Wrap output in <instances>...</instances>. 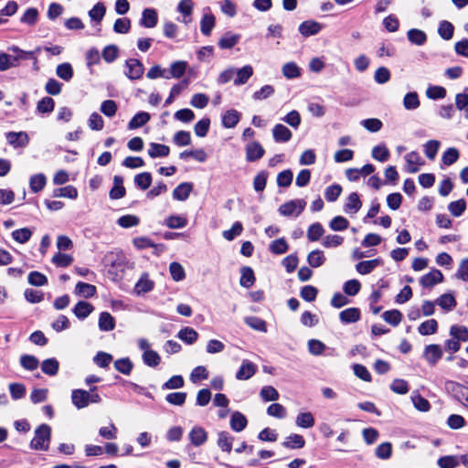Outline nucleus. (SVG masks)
<instances>
[{"mask_svg":"<svg viewBox=\"0 0 468 468\" xmlns=\"http://www.w3.org/2000/svg\"><path fill=\"white\" fill-rule=\"evenodd\" d=\"M38 18V11L35 7H30L26 10V12L21 16L20 21L24 24L33 26L37 23Z\"/></svg>","mask_w":468,"mask_h":468,"instance_id":"61","label":"nucleus"},{"mask_svg":"<svg viewBox=\"0 0 468 468\" xmlns=\"http://www.w3.org/2000/svg\"><path fill=\"white\" fill-rule=\"evenodd\" d=\"M257 371V366L250 360H243L239 369L236 373L239 380L250 379Z\"/></svg>","mask_w":468,"mask_h":468,"instance_id":"10","label":"nucleus"},{"mask_svg":"<svg viewBox=\"0 0 468 468\" xmlns=\"http://www.w3.org/2000/svg\"><path fill=\"white\" fill-rule=\"evenodd\" d=\"M98 325L101 331H112L115 327V319L110 313L102 312L100 314Z\"/></svg>","mask_w":468,"mask_h":468,"instance_id":"23","label":"nucleus"},{"mask_svg":"<svg viewBox=\"0 0 468 468\" xmlns=\"http://www.w3.org/2000/svg\"><path fill=\"white\" fill-rule=\"evenodd\" d=\"M47 184V177L44 174L39 173L33 175L29 179V187L32 192L38 193Z\"/></svg>","mask_w":468,"mask_h":468,"instance_id":"29","label":"nucleus"},{"mask_svg":"<svg viewBox=\"0 0 468 468\" xmlns=\"http://www.w3.org/2000/svg\"><path fill=\"white\" fill-rule=\"evenodd\" d=\"M54 197H61L75 199L78 197V191L77 188L73 186H66L64 187L55 189Z\"/></svg>","mask_w":468,"mask_h":468,"instance_id":"57","label":"nucleus"},{"mask_svg":"<svg viewBox=\"0 0 468 468\" xmlns=\"http://www.w3.org/2000/svg\"><path fill=\"white\" fill-rule=\"evenodd\" d=\"M18 66V58H14L6 53L0 54V71L7 70L10 68Z\"/></svg>","mask_w":468,"mask_h":468,"instance_id":"46","label":"nucleus"},{"mask_svg":"<svg viewBox=\"0 0 468 468\" xmlns=\"http://www.w3.org/2000/svg\"><path fill=\"white\" fill-rule=\"evenodd\" d=\"M233 441L234 437L228 431H220L218 434L217 444L223 452L229 453L232 450Z\"/></svg>","mask_w":468,"mask_h":468,"instance_id":"24","label":"nucleus"},{"mask_svg":"<svg viewBox=\"0 0 468 468\" xmlns=\"http://www.w3.org/2000/svg\"><path fill=\"white\" fill-rule=\"evenodd\" d=\"M405 161L407 163V171L410 174L417 173L420 167L424 165V161L419 154V153L412 151L405 155Z\"/></svg>","mask_w":468,"mask_h":468,"instance_id":"9","label":"nucleus"},{"mask_svg":"<svg viewBox=\"0 0 468 468\" xmlns=\"http://www.w3.org/2000/svg\"><path fill=\"white\" fill-rule=\"evenodd\" d=\"M170 148L165 144L151 143L149 144L148 154L151 158L165 157L169 154Z\"/></svg>","mask_w":468,"mask_h":468,"instance_id":"27","label":"nucleus"},{"mask_svg":"<svg viewBox=\"0 0 468 468\" xmlns=\"http://www.w3.org/2000/svg\"><path fill=\"white\" fill-rule=\"evenodd\" d=\"M114 367L118 372L128 376L131 374V372L133 368V364L130 360V358L123 357V358L117 359L114 362Z\"/></svg>","mask_w":468,"mask_h":468,"instance_id":"42","label":"nucleus"},{"mask_svg":"<svg viewBox=\"0 0 468 468\" xmlns=\"http://www.w3.org/2000/svg\"><path fill=\"white\" fill-rule=\"evenodd\" d=\"M122 178L119 176L113 177V187L110 191V197L112 199H120L125 196V188L122 186Z\"/></svg>","mask_w":468,"mask_h":468,"instance_id":"31","label":"nucleus"},{"mask_svg":"<svg viewBox=\"0 0 468 468\" xmlns=\"http://www.w3.org/2000/svg\"><path fill=\"white\" fill-rule=\"evenodd\" d=\"M382 264L380 259H374L369 261H360L356 265V270L358 273L366 275L373 271L378 266Z\"/></svg>","mask_w":468,"mask_h":468,"instance_id":"20","label":"nucleus"},{"mask_svg":"<svg viewBox=\"0 0 468 468\" xmlns=\"http://www.w3.org/2000/svg\"><path fill=\"white\" fill-rule=\"evenodd\" d=\"M282 75L288 80L299 78L302 73L298 65L292 61L285 63L282 68Z\"/></svg>","mask_w":468,"mask_h":468,"instance_id":"33","label":"nucleus"},{"mask_svg":"<svg viewBox=\"0 0 468 468\" xmlns=\"http://www.w3.org/2000/svg\"><path fill=\"white\" fill-rule=\"evenodd\" d=\"M171 277L176 282H180L186 277L183 266L178 262H172L169 266Z\"/></svg>","mask_w":468,"mask_h":468,"instance_id":"64","label":"nucleus"},{"mask_svg":"<svg viewBox=\"0 0 468 468\" xmlns=\"http://www.w3.org/2000/svg\"><path fill=\"white\" fill-rule=\"evenodd\" d=\"M193 9V0H181L177 5L176 10L183 16V19L181 21L186 25L189 24L192 20L191 16Z\"/></svg>","mask_w":468,"mask_h":468,"instance_id":"14","label":"nucleus"},{"mask_svg":"<svg viewBox=\"0 0 468 468\" xmlns=\"http://www.w3.org/2000/svg\"><path fill=\"white\" fill-rule=\"evenodd\" d=\"M56 73L58 78L65 81H69L73 76V69L69 63L65 62L57 67Z\"/></svg>","mask_w":468,"mask_h":468,"instance_id":"47","label":"nucleus"},{"mask_svg":"<svg viewBox=\"0 0 468 468\" xmlns=\"http://www.w3.org/2000/svg\"><path fill=\"white\" fill-rule=\"evenodd\" d=\"M88 126L93 131H101L104 127V121L99 113L92 112L89 117Z\"/></svg>","mask_w":468,"mask_h":468,"instance_id":"63","label":"nucleus"},{"mask_svg":"<svg viewBox=\"0 0 468 468\" xmlns=\"http://www.w3.org/2000/svg\"><path fill=\"white\" fill-rule=\"evenodd\" d=\"M150 120V114L145 112H140L136 113L129 122L128 128L130 130H134L142 127Z\"/></svg>","mask_w":468,"mask_h":468,"instance_id":"34","label":"nucleus"},{"mask_svg":"<svg viewBox=\"0 0 468 468\" xmlns=\"http://www.w3.org/2000/svg\"><path fill=\"white\" fill-rule=\"evenodd\" d=\"M215 27V16L212 14H205L200 22V29L202 34L209 36Z\"/></svg>","mask_w":468,"mask_h":468,"instance_id":"43","label":"nucleus"},{"mask_svg":"<svg viewBox=\"0 0 468 468\" xmlns=\"http://www.w3.org/2000/svg\"><path fill=\"white\" fill-rule=\"evenodd\" d=\"M75 292L85 298H90L96 293V287L90 283L79 282L76 284Z\"/></svg>","mask_w":468,"mask_h":468,"instance_id":"39","label":"nucleus"},{"mask_svg":"<svg viewBox=\"0 0 468 468\" xmlns=\"http://www.w3.org/2000/svg\"><path fill=\"white\" fill-rule=\"evenodd\" d=\"M268 415L277 419H284L287 414L285 407L280 403H272L267 409Z\"/></svg>","mask_w":468,"mask_h":468,"instance_id":"62","label":"nucleus"},{"mask_svg":"<svg viewBox=\"0 0 468 468\" xmlns=\"http://www.w3.org/2000/svg\"><path fill=\"white\" fill-rule=\"evenodd\" d=\"M144 363L151 367H157L161 362V356L154 350L147 351L146 353H143L142 356Z\"/></svg>","mask_w":468,"mask_h":468,"instance_id":"51","label":"nucleus"},{"mask_svg":"<svg viewBox=\"0 0 468 468\" xmlns=\"http://www.w3.org/2000/svg\"><path fill=\"white\" fill-rule=\"evenodd\" d=\"M438 330V323L435 319H429L421 323L418 327V332L422 335H433Z\"/></svg>","mask_w":468,"mask_h":468,"instance_id":"38","label":"nucleus"},{"mask_svg":"<svg viewBox=\"0 0 468 468\" xmlns=\"http://www.w3.org/2000/svg\"><path fill=\"white\" fill-rule=\"evenodd\" d=\"M403 106L406 110L412 111L420 107V100L417 92H409L403 98Z\"/></svg>","mask_w":468,"mask_h":468,"instance_id":"49","label":"nucleus"},{"mask_svg":"<svg viewBox=\"0 0 468 468\" xmlns=\"http://www.w3.org/2000/svg\"><path fill=\"white\" fill-rule=\"evenodd\" d=\"M253 75V68L250 65H245L239 69H236V79L234 85L239 86L245 84Z\"/></svg>","mask_w":468,"mask_h":468,"instance_id":"22","label":"nucleus"},{"mask_svg":"<svg viewBox=\"0 0 468 468\" xmlns=\"http://www.w3.org/2000/svg\"><path fill=\"white\" fill-rule=\"evenodd\" d=\"M177 336L187 345H192L197 340L198 334L191 327H185L178 332Z\"/></svg>","mask_w":468,"mask_h":468,"instance_id":"35","label":"nucleus"},{"mask_svg":"<svg viewBox=\"0 0 468 468\" xmlns=\"http://www.w3.org/2000/svg\"><path fill=\"white\" fill-rule=\"evenodd\" d=\"M450 335L458 341H468V328L463 325H452L450 328Z\"/></svg>","mask_w":468,"mask_h":468,"instance_id":"41","label":"nucleus"},{"mask_svg":"<svg viewBox=\"0 0 468 468\" xmlns=\"http://www.w3.org/2000/svg\"><path fill=\"white\" fill-rule=\"evenodd\" d=\"M244 322L248 326H250V328H252L256 331L262 332V333L267 332L266 322L264 320H262L261 318H259L257 316H247L244 318Z\"/></svg>","mask_w":468,"mask_h":468,"instance_id":"36","label":"nucleus"},{"mask_svg":"<svg viewBox=\"0 0 468 468\" xmlns=\"http://www.w3.org/2000/svg\"><path fill=\"white\" fill-rule=\"evenodd\" d=\"M92 311L93 306L90 303L84 301L79 302L73 309L74 314L79 319H85L90 314Z\"/></svg>","mask_w":468,"mask_h":468,"instance_id":"32","label":"nucleus"},{"mask_svg":"<svg viewBox=\"0 0 468 468\" xmlns=\"http://www.w3.org/2000/svg\"><path fill=\"white\" fill-rule=\"evenodd\" d=\"M106 13V7L103 3H97L90 11H89V16L91 20L100 23Z\"/></svg>","mask_w":468,"mask_h":468,"instance_id":"45","label":"nucleus"},{"mask_svg":"<svg viewBox=\"0 0 468 468\" xmlns=\"http://www.w3.org/2000/svg\"><path fill=\"white\" fill-rule=\"evenodd\" d=\"M97 387H92L90 391L76 388L71 391V402L77 410L87 408L90 404H98L101 401V396L96 392Z\"/></svg>","mask_w":468,"mask_h":468,"instance_id":"1","label":"nucleus"},{"mask_svg":"<svg viewBox=\"0 0 468 468\" xmlns=\"http://www.w3.org/2000/svg\"><path fill=\"white\" fill-rule=\"evenodd\" d=\"M245 151L246 159L248 162H255L261 159L265 154L264 148L257 141H252L247 144L245 146Z\"/></svg>","mask_w":468,"mask_h":468,"instance_id":"5","label":"nucleus"},{"mask_svg":"<svg viewBox=\"0 0 468 468\" xmlns=\"http://www.w3.org/2000/svg\"><path fill=\"white\" fill-rule=\"evenodd\" d=\"M154 287V282L150 280L148 273H143L135 283L133 292L136 295H143L151 292Z\"/></svg>","mask_w":468,"mask_h":468,"instance_id":"8","label":"nucleus"},{"mask_svg":"<svg viewBox=\"0 0 468 468\" xmlns=\"http://www.w3.org/2000/svg\"><path fill=\"white\" fill-rule=\"evenodd\" d=\"M372 157L379 162H386L389 157V151L385 144H378L372 149Z\"/></svg>","mask_w":468,"mask_h":468,"instance_id":"50","label":"nucleus"},{"mask_svg":"<svg viewBox=\"0 0 468 468\" xmlns=\"http://www.w3.org/2000/svg\"><path fill=\"white\" fill-rule=\"evenodd\" d=\"M6 140L14 147H25L29 142L28 135L25 132H9L6 133Z\"/></svg>","mask_w":468,"mask_h":468,"instance_id":"13","label":"nucleus"},{"mask_svg":"<svg viewBox=\"0 0 468 468\" xmlns=\"http://www.w3.org/2000/svg\"><path fill=\"white\" fill-rule=\"evenodd\" d=\"M322 29V25L314 20L303 21L299 26V32L305 37L318 34Z\"/></svg>","mask_w":468,"mask_h":468,"instance_id":"12","label":"nucleus"},{"mask_svg":"<svg viewBox=\"0 0 468 468\" xmlns=\"http://www.w3.org/2000/svg\"><path fill=\"white\" fill-rule=\"evenodd\" d=\"M255 281L254 273L251 268L243 267L241 269L240 285L246 288H250L253 285Z\"/></svg>","mask_w":468,"mask_h":468,"instance_id":"55","label":"nucleus"},{"mask_svg":"<svg viewBox=\"0 0 468 468\" xmlns=\"http://www.w3.org/2000/svg\"><path fill=\"white\" fill-rule=\"evenodd\" d=\"M443 355L442 349L439 345H428L424 348L423 356L431 366H435Z\"/></svg>","mask_w":468,"mask_h":468,"instance_id":"6","label":"nucleus"},{"mask_svg":"<svg viewBox=\"0 0 468 468\" xmlns=\"http://www.w3.org/2000/svg\"><path fill=\"white\" fill-rule=\"evenodd\" d=\"M248 424L247 418L239 411H235L230 418V428L236 431H242Z\"/></svg>","mask_w":468,"mask_h":468,"instance_id":"21","label":"nucleus"},{"mask_svg":"<svg viewBox=\"0 0 468 468\" xmlns=\"http://www.w3.org/2000/svg\"><path fill=\"white\" fill-rule=\"evenodd\" d=\"M443 281V274L437 269H432L420 279V283L424 288H431Z\"/></svg>","mask_w":468,"mask_h":468,"instance_id":"7","label":"nucleus"},{"mask_svg":"<svg viewBox=\"0 0 468 468\" xmlns=\"http://www.w3.org/2000/svg\"><path fill=\"white\" fill-rule=\"evenodd\" d=\"M127 70L124 72L130 80H139L142 78L144 68L141 61L136 58H130L125 62Z\"/></svg>","mask_w":468,"mask_h":468,"instance_id":"4","label":"nucleus"},{"mask_svg":"<svg viewBox=\"0 0 468 468\" xmlns=\"http://www.w3.org/2000/svg\"><path fill=\"white\" fill-rule=\"evenodd\" d=\"M362 206V202L359 199V197L356 193H351L346 200L345 205V211L346 213L355 214L356 213Z\"/></svg>","mask_w":468,"mask_h":468,"instance_id":"30","label":"nucleus"},{"mask_svg":"<svg viewBox=\"0 0 468 468\" xmlns=\"http://www.w3.org/2000/svg\"><path fill=\"white\" fill-rule=\"evenodd\" d=\"M440 468H456L459 465V457L456 455H445L437 461Z\"/></svg>","mask_w":468,"mask_h":468,"instance_id":"53","label":"nucleus"},{"mask_svg":"<svg viewBox=\"0 0 468 468\" xmlns=\"http://www.w3.org/2000/svg\"><path fill=\"white\" fill-rule=\"evenodd\" d=\"M165 224L169 229H182L187 225V219L182 216L172 215L165 219Z\"/></svg>","mask_w":468,"mask_h":468,"instance_id":"48","label":"nucleus"},{"mask_svg":"<svg viewBox=\"0 0 468 468\" xmlns=\"http://www.w3.org/2000/svg\"><path fill=\"white\" fill-rule=\"evenodd\" d=\"M193 185L188 182L179 184L173 191V197L179 201H185L188 198Z\"/></svg>","mask_w":468,"mask_h":468,"instance_id":"18","label":"nucleus"},{"mask_svg":"<svg viewBox=\"0 0 468 468\" xmlns=\"http://www.w3.org/2000/svg\"><path fill=\"white\" fill-rule=\"evenodd\" d=\"M292 132L283 124H276L272 129V136L276 143H286L292 138Z\"/></svg>","mask_w":468,"mask_h":468,"instance_id":"17","label":"nucleus"},{"mask_svg":"<svg viewBox=\"0 0 468 468\" xmlns=\"http://www.w3.org/2000/svg\"><path fill=\"white\" fill-rule=\"evenodd\" d=\"M239 35L227 33L219 39L218 46L221 48H231L239 42Z\"/></svg>","mask_w":468,"mask_h":468,"instance_id":"59","label":"nucleus"},{"mask_svg":"<svg viewBox=\"0 0 468 468\" xmlns=\"http://www.w3.org/2000/svg\"><path fill=\"white\" fill-rule=\"evenodd\" d=\"M325 261L324 254L320 250L311 251L307 256V261L313 268H318L324 264Z\"/></svg>","mask_w":468,"mask_h":468,"instance_id":"40","label":"nucleus"},{"mask_svg":"<svg viewBox=\"0 0 468 468\" xmlns=\"http://www.w3.org/2000/svg\"><path fill=\"white\" fill-rule=\"evenodd\" d=\"M158 22V15L154 8H145L142 13L140 25L146 28H153Z\"/></svg>","mask_w":468,"mask_h":468,"instance_id":"11","label":"nucleus"},{"mask_svg":"<svg viewBox=\"0 0 468 468\" xmlns=\"http://www.w3.org/2000/svg\"><path fill=\"white\" fill-rule=\"evenodd\" d=\"M189 440L194 446H201L207 440V432L202 427L196 426L189 432Z\"/></svg>","mask_w":468,"mask_h":468,"instance_id":"15","label":"nucleus"},{"mask_svg":"<svg viewBox=\"0 0 468 468\" xmlns=\"http://www.w3.org/2000/svg\"><path fill=\"white\" fill-rule=\"evenodd\" d=\"M383 319L393 326H397L402 319V314L399 310L386 311L382 314Z\"/></svg>","mask_w":468,"mask_h":468,"instance_id":"58","label":"nucleus"},{"mask_svg":"<svg viewBox=\"0 0 468 468\" xmlns=\"http://www.w3.org/2000/svg\"><path fill=\"white\" fill-rule=\"evenodd\" d=\"M408 39L410 43L417 46H423L427 41V35L424 31L417 28L410 29L407 32Z\"/></svg>","mask_w":468,"mask_h":468,"instance_id":"28","label":"nucleus"},{"mask_svg":"<svg viewBox=\"0 0 468 468\" xmlns=\"http://www.w3.org/2000/svg\"><path fill=\"white\" fill-rule=\"evenodd\" d=\"M187 63L186 61H175L171 64L170 70L167 71L168 76L171 78L178 79L182 77L186 69Z\"/></svg>","mask_w":468,"mask_h":468,"instance_id":"44","label":"nucleus"},{"mask_svg":"<svg viewBox=\"0 0 468 468\" xmlns=\"http://www.w3.org/2000/svg\"><path fill=\"white\" fill-rule=\"evenodd\" d=\"M59 367V363L56 358L45 359L41 364V370L44 374L48 376L57 375Z\"/></svg>","mask_w":468,"mask_h":468,"instance_id":"37","label":"nucleus"},{"mask_svg":"<svg viewBox=\"0 0 468 468\" xmlns=\"http://www.w3.org/2000/svg\"><path fill=\"white\" fill-rule=\"evenodd\" d=\"M51 439V428L48 424L39 425L33 439L30 441V448L36 451H47Z\"/></svg>","mask_w":468,"mask_h":468,"instance_id":"2","label":"nucleus"},{"mask_svg":"<svg viewBox=\"0 0 468 468\" xmlns=\"http://www.w3.org/2000/svg\"><path fill=\"white\" fill-rule=\"evenodd\" d=\"M134 183L139 188L145 190L151 186L152 176L148 172L138 174L134 177Z\"/></svg>","mask_w":468,"mask_h":468,"instance_id":"60","label":"nucleus"},{"mask_svg":"<svg viewBox=\"0 0 468 468\" xmlns=\"http://www.w3.org/2000/svg\"><path fill=\"white\" fill-rule=\"evenodd\" d=\"M306 203L303 199L291 200L279 207L282 216H299L305 207Z\"/></svg>","mask_w":468,"mask_h":468,"instance_id":"3","label":"nucleus"},{"mask_svg":"<svg viewBox=\"0 0 468 468\" xmlns=\"http://www.w3.org/2000/svg\"><path fill=\"white\" fill-rule=\"evenodd\" d=\"M315 420L312 412L301 411L295 418V425L302 429H311L314 426Z\"/></svg>","mask_w":468,"mask_h":468,"instance_id":"16","label":"nucleus"},{"mask_svg":"<svg viewBox=\"0 0 468 468\" xmlns=\"http://www.w3.org/2000/svg\"><path fill=\"white\" fill-rule=\"evenodd\" d=\"M239 119L240 113L238 111L234 109L229 110L222 116V125L229 129L234 128L239 122Z\"/></svg>","mask_w":468,"mask_h":468,"instance_id":"25","label":"nucleus"},{"mask_svg":"<svg viewBox=\"0 0 468 468\" xmlns=\"http://www.w3.org/2000/svg\"><path fill=\"white\" fill-rule=\"evenodd\" d=\"M324 233L322 224L316 222L307 229V238L310 241H317Z\"/></svg>","mask_w":468,"mask_h":468,"instance_id":"52","label":"nucleus"},{"mask_svg":"<svg viewBox=\"0 0 468 468\" xmlns=\"http://www.w3.org/2000/svg\"><path fill=\"white\" fill-rule=\"evenodd\" d=\"M454 27L449 21H441L439 25L438 33L441 38L450 40L453 36Z\"/></svg>","mask_w":468,"mask_h":468,"instance_id":"54","label":"nucleus"},{"mask_svg":"<svg viewBox=\"0 0 468 468\" xmlns=\"http://www.w3.org/2000/svg\"><path fill=\"white\" fill-rule=\"evenodd\" d=\"M339 319L343 324L356 323L360 319V310L356 307H350L339 314Z\"/></svg>","mask_w":468,"mask_h":468,"instance_id":"19","label":"nucleus"},{"mask_svg":"<svg viewBox=\"0 0 468 468\" xmlns=\"http://www.w3.org/2000/svg\"><path fill=\"white\" fill-rule=\"evenodd\" d=\"M32 236V231L28 228H22L12 232V238L18 243L27 242Z\"/></svg>","mask_w":468,"mask_h":468,"instance_id":"56","label":"nucleus"},{"mask_svg":"<svg viewBox=\"0 0 468 468\" xmlns=\"http://www.w3.org/2000/svg\"><path fill=\"white\" fill-rule=\"evenodd\" d=\"M305 445L303 437L300 434L292 433L286 437L282 446L287 449H302Z\"/></svg>","mask_w":468,"mask_h":468,"instance_id":"26","label":"nucleus"}]
</instances>
